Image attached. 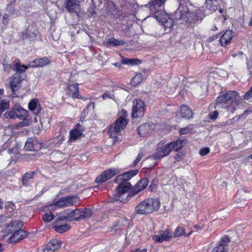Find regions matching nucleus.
Masks as SVG:
<instances>
[{
	"mask_svg": "<svg viewBox=\"0 0 252 252\" xmlns=\"http://www.w3.org/2000/svg\"><path fill=\"white\" fill-rule=\"evenodd\" d=\"M158 181L157 179H153L150 185V189L151 191H153L157 187Z\"/></svg>",
	"mask_w": 252,
	"mask_h": 252,
	"instance_id": "50",
	"label": "nucleus"
},
{
	"mask_svg": "<svg viewBox=\"0 0 252 252\" xmlns=\"http://www.w3.org/2000/svg\"><path fill=\"white\" fill-rule=\"evenodd\" d=\"M62 245L61 241L53 239L47 244L46 247L42 250V251L43 252H55L61 247Z\"/></svg>",
	"mask_w": 252,
	"mask_h": 252,
	"instance_id": "16",
	"label": "nucleus"
},
{
	"mask_svg": "<svg viewBox=\"0 0 252 252\" xmlns=\"http://www.w3.org/2000/svg\"><path fill=\"white\" fill-rule=\"evenodd\" d=\"M73 215L74 218V221H79L81 220V209H76L73 210Z\"/></svg>",
	"mask_w": 252,
	"mask_h": 252,
	"instance_id": "48",
	"label": "nucleus"
},
{
	"mask_svg": "<svg viewBox=\"0 0 252 252\" xmlns=\"http://www.w3.org/2000/svg\"><path fill=\"white\" fill-rule=\"evenodd\" d=\"M22 80L21 75L18 73H15L10 78V88L13 93L21 88Z\"/></svg>",
	"mask_w": 252,
	"mask_h": 252,
	"instance_id": "19",
	"label": "nucleus"
},
{
	"mask_svg": "<svg viewBox=\"0 0 252 252\" xmlns=\"http://www.w3.org/2000/svg\"><path fill=\"white\" fill-rule=\"evenodd\" d=\"M252 97V86L250 88V90L244 95L245 99H249Z\"/></svg>",
	"mask_w": 252,
	"mask_h": 252,
	"instance_id": "54",
	"label": "nucleus"
},
{
	"mask_svg": "<svg viewBox=\"0 0 252 252\" xmlns=\"http://www.w3.org/2000/svg\"><path fill=\"white\" fill-rule=\"evenodd\" d=\"M67 88L72 94V97L73 98L83 99V96L79 94V88L78 84H67Z\"/></svg>",
	"mask_w": 252,
	"mask_h": 252,
	"instance_id": "29",
	"label": "nucleus"
},
{
	"mask_svg": "<svg viewBox=\"0 0 252 252\" xmlns=\"http://www.w3.org/2000/svg\"><path fill=\"white\" fill-rule=\"evenodd\" d=\"M41 144L39 142L35 137L29 138L25 145L24 149L26 151H36L41 149Z\"/></svg>",
	"mask_w": 252,
	"mask_h": 252,
	"instance_id": "10",
	"label": "nucleus"
},
{
	"mask_svg": "<svg viewBox=\"0 0 252 252\" xmlns=\"http://www.w3.org/2000/svg\"><path fill=\"white\" fill-rule=\"evenodd\" d=\"M35 172H29L25 173L22 178V184L24 186H27L29 185V180L33 178Z\"/></svg>",
	"mask_w": 252,
	"mask_h": 252,
	"instance_id": "37",
	"label": "nucleus"
},
{
	"mask_svg": "<svg viewBox=\"0 0 252 252\" xmlns=\"http://www.w3.org/2000/svg\"><path fill=\"white\" fill-rule=\"evenodd\" d=\"M155 128L153 124L145 123L140 125L138 128V132L141 136H146Z\"/></svg>",
	"mask_w": 252,
	"mask_h": 252,
	"instance_id": "24",
	"label": "nucleus"
},
{
	"mask_svg": "<svg viewBox=\"0 0 252 252\" xmlns=\"http://www.w3.org/2000/svg\"><path fill=\"white\" fill-rule=\"evenodd\" d=\"M140 161V160H139V159L136 158V159L134 161V162L133 163V166H136L139 163V162Z\"/></svg>",
	"mask_w": 252,
	"mask_h": 252,
	"instance_id": "62",
	"label": "nucleus"
},
{
	"mask_svg": "<svg viewBox=\"0 0 252 252\" xmlns=\"http://www.w3.org/2000/svg\"><path fill=\"white\" fill-rule=\"evenodd\" d=\"M15 105L10 111L6 112L4 114L6 119H15L16 118V111L15 110Z\"/></svg>",
	"mask_w": 252,
	"mask_h": 252,
	"instance_id": "41",
	"label": "nucleus"
},
{
	"mask_svg": "<svg viewBox=\"0 0 252 252\" xmlns=\"http://www.w3.org/2000/svg\"><path fill=\"white\" fill-rule=\"evenodd\" d=\"M50 63V60L48 58L43 57L30 62L29 66L30 67H42L48 65Z\"/></svg>",
	"mask_w": 252,
	"mask_h": 252,
	"instance_id": "23",
	"label": "nucleus"
},
{
	"mask_svg": "<svg viewBox=\"0 0 252 252\" xmlns=\"http://www.w3.org/2000/svg\"><path fill=\"white\" fill-rule=\"evenodd\" d=\"M50 158L54 163H59L64 158V155L59 152L55 151L51 153Z\"/></svg>",
	"mask_w": 252,
	"mask_h": 252,
	"instance_id": "32",
	"label": "nucleus"
},
{
	"mask_svg": "<svg viewBox=\"0 0 252 252\" xmlns=\"http://www.w3.org/2000/svg\"><path fill=\"white\" fill-rule=\"evenodd\" d=\"M143 153H140L138 155L136 158L139 159V160H140L143 157Z\"/></svg>",
	"mask_w": 252,
	"mask_h": 252,
	"instance_id": "61",
	"label": "nucleus"
},
{
	"mask_svg": "<svg viewBox=\"0 0 252 252\" xmlns=\"http://www.w3.org/2000/svg\"><path fill=\"white\" fill-rule=\"evenodd\" d=\"M233 36L234 33L232 31H226L220 38V45L222 46H226L228 45L230 43Z\"/></svg>",
	"mask_w": 252,
	"mask_h": 252,
	"instance_id": "25",
	"label": "nucleus"
},
{
	"mask_svg": "<svg viewBox=\"0 0 252 252\" xmlns=\"http://www.w3.org/2000/svg\"><path fill=\"white\" fill-rule=\"evenodd\" d=\"M37 31L34 26L31 25L22 33L23 39H28L30 41H34L36 39Z\"/></svg>",
	"mask_w": 252,
	"mask_h": 252,
	"instance_id": "17",
	"label": "nucleus"
},
{
	"mask_svg": "<svg viewBox=\"0 0 252 252\" xmlns=\"http://www.w3.org/2000/svg\"><path fill=\"white\" fill-rule=\"evenodd\" d=\"M249 112H251V111H250L248 110H246V111H245L244 113L242 114V115L246 116L248 115Z\"/></svg>",
	"mask_w": 252,
	"mask_h": 252,
	"instance_id": "63",
	"label": "nucleus"
},
{
	"mask_svg": "<svg viewBox=\"0 0 252 252\" xmlns=\"http://www.w3.org/2000/svg\"><path fill=\"white\" fill-rule=\"evenodd\" d=\"M247 68L249 70L250 74L252 75V60H249L247 61Z\"/></svg>",
	"mask_w": 252,
	"mask_h": 252,
	"instance_id": "56",
	"label": "nucleus"
},
{
	"mask_svg": "<svg viewBox=\"0 0 252 252\" xmlns=\"http://www.w3.org/2000/svg\"><path fill=\"white\" fill-rule=\"evenodd\" d=\"M219 115V113L217 111H213L210 113L209 115V118L212 120H216Z\"/></svg>",
	"mask_w": 252,
	"mask_h": 252,
	"instance_id": "52",
	"label": "nucleus"
},
{
	"mask_svg": "<svg viewBox=\"0 0 252 252\" xmlns=\"http://www.w3.org/2000/svg\"><path fill=\"white\" fill-rule=\"evenodd\" d=\"M222 2V0H206V8L208 9L211 13L214 12L218 9L219 10V12L221 13L223 11L220 7V4Z\"/></svg>",
	"mask_w": 252,
	"mask_h": 252,
	"instance_id": "14",
	"label": "nucleus"
},
{
	"mask_svg": "<svg viewBox=\"0 0 252 252\" xmlns=\"http://www.w3.org/2000/svg\"><path fill=\"white\" fill-rule=\"evenodd\" d=\"M148 180L146 178L141 179L133 187L132 190L127 195V197H132L136 195L138 192L144 189L148 184Z\"/></svg>",
	"mask_w": 252,
	"mask_h": 252,
	"instance_id": "9",
	"label": "nucleus"
},
{
	"mask_svg": "<svg viewBox=\"0 0 252 252\" xmlns=\"http://www.w3.org/2000/svg\"><path fill=\"white\" fill-rule=\"evenodd\" d=\"M121 62L123 64L134 65L138 64L139 63H140L141 62L140 60L136 58L130 59L124 57L123 58Z\"/></svg>",
	"mask_w": 252,
	"mask_h": 252,
	"instance_id": "36",
	"label": "nucleus"
},
{
	"mask_svg": "<svg viewBox=\"0 0 252 252\" xmlns=\"http://www.w3.org/2000/svg\"><path fill=\"white\" fill-rule=\"evenodd\" d=\"M71 226L68 224H64L63 225L55 226V230L58 233H62L68 230Z\"/></svg>",
	"mask_w": 252,
	"mask_h": 252,
	"instance_id": "39",
	"label": "nucleus"
},
{
	"mask_svg": "<svg viewBox=\"0 0 252 252\" xmlns=\"http://www.w3.org/2000/svg\"><path fill=\"white\" fill-rule=\"evenodd\" d=\"M219 36H220V34H219L213 35L212 36L210 37L209 38H208V42H212V41L216 40V39L218 38L219 37Z\"/></svg>",
	"mask_w": 252,
	"mask_h": 252,
	"instance_id": "57",
	"label": "nucleus"
},
{
	"mask_svg": "<svg viewBox=\"0 0 252 252\" xmlns=\"http://www.w3.org/2000/svg\"><path fill=\"white\" fill-rule=\"evenodd\" d=\"M92 211L90 209L85 208L83 210H81V220H85L87 218H89L92 216Z\"/></svg>",
	"mask_w": 252,
	"mask_h": 252,
	"instance_id": "40",
	"label": "nucleus"
},
{
	"mask_svg": "<svg viewBox=\"0 0 252 252\" xmlns=\"http://www.w3.org/2000/svg\"><path fill=\"white\" fill-rule=\"evenodd\" d=\"M179 2V7L175 13V18L177 20H183L187 21V15L188 14L189 10L188 7V5H190L189 0H177Z\"/></svg>",
	"mask_w": 252,
	"mask_h": 252,
	"instance_id": "4",
	"label": "nucleus"
},
{
	"mask_svg": "<svg viewBox=\"0 0 252 252\" xmlns=\"http://www.w3.org/2000/svg\"><path fill=\"white\" fill-rule=\"evenodd\" d=\"M107 43L109 44L112 45L113 46H117L119 45H123L125 42L124 40H119L112 37L108 39Z\"/></svg>",
	"mask_w": 252,
	"mask_h": 252,
	"instance_id": "42",
	"label": "nucleus"
},
{
	"mask_svg": "<svg viewBox=\"0 0 252 252\" xmlns=\"http://www.w3.org/2000/svg\"><path fill=\"white\" fill-rule=\"evenodd\" d=\"M180 114L182 118L187 119H189L192 117L193 113L190 109L185 105H183L181 106Z\"/></svg>",
	"mask_w": 252,
	"mask_h": 252,
	"instance_id": "28",
	"label": "nucleus"
},
{
	"mask_svg": "<svg viewBox=\"0 0 252 252\" xmlns=\"http://www.w3.org/2000/svg\"><path fill=\"white\" fill-rule=\"evenodd\" d=\"M127 123V120L125 117L120 116L117 119L114 126L110 127L109 131L112 130V132L114 131L116 133L120 132L126 127Z\"/></svg>",
	"mask_w": 252,
	"mask_h": 252,
	"instance_id": "11",
	"label": "nucleus"
},
{
	"mask_svg": "<svg viewBox=\"0 0 252 252\" xmlns=\"http://www.w3.org/2000/svg\"><path fill=\"white\" fill-rule=\"evenodd\" d=\"M131 188V185L128 182H122L117 187V196H115L116 200L125 202L124 200H121V196L127 192Z\"/></svg>",
	"mask_w": 252,
	"mask_h": 252,
	"instance_id": "13",
	"label": "nucleus"
},
{
	"mask_svg": "<svg viewBox=\"0 0 252 252\" xmlns=\"http://www.w3.org/2000/svg\"><path fill=\"white\" fill-rule=\"evenodd\" d=\"M210 152V149L209 148L206 147L204 148H202L199 151V154L201 156H204L207 155Z\"/></svg>",
	"mask_w": 252,
	"mask_h": 252,
	"instance_id": "51",
	"label": "nucleus"
},
{
	"mask_svg": "<svg viewBox=\"0 0 252 252\" xmlns=\"http://www.w3.org/2000/svg\"><path fill=\"white\" fill-rule=\"evenodd\" d=\"M131 252H147V249H143L141 250L139 248L136 249L135 251H132Z\"/></svg>",
	"mask_w": 252,
	"mask_h": 252,
	"instance_id": "58",
	"label": "nucleus"
},
{
	"mask_svg": "<svg viewBox=\"0 0 252 252\" xmlns=\"http://www.w3.org/2000/svg\"><path fill=\"white\" fill-rule=\"evenodd\" d=\"M185 234V229L181 226H178L174 231V237H180Z\"/></svg>",
	"mask_w": 252,
	"mask_h": 252,
	"instance_id": "43",
	"label": "nucleus"
},
{
	"mask_svg": "<svg viewBox=\"0 0 252 252\" xmlns=\"http://www.w3.org/2000/svg\"><path fill=\"white\" fill-rule=\"evenodd\" d=\"M79 0H66L65 8L70 13H78L80 11Z\"/></svg>",
	"mask_w": 252,
	"mask_h": 252,
	"instance_id": "18",
	"label": "nucleus"
},
{
	"mask_svg": "<svg viewBox=\"0 0 252 252\" xmlns=\"http://www.w3.org/2000/svg\"><path fill=\"white\" fill-rule=\"evenodd\" d=\"M79 201V198L77 196H66L58 201H54L52 205L58 208L69 207L76 205Z\"/></svg>",
	"mask_w": 252,
	"mask_h": 252,
	"instance_id": "5",
	"label": "nucleus"
},
{
	"mask_svg": "<svg viewBox=\"0 0 252 252\" xmlns=\"http://www.w3.org/2000/svg\"><path fill=\"white\" fill-rule=\"evenodd\" d=\"M193 127L192 126L189 125L186 127L181 128L180 133L181 135H184L190 132L192 130Z\"/></svg>",
	"mask_w": 252,
	"mask_h": 252,
	"instance_id": "47",
	"label": "nucleus"
},
{
	"mask_svg": "<svg viewBox=\"0 0 252 252\" xmlns=\"http://www.w3.org/2000/svg\"><path fill=\"white\" fill-rule=\"evenodd\" d=\"M184 157V154L182 152H179V153H178L175 157V159L177 161H180L181 159H183Z\"/></svg>",
	"mask_w": 252,
	"mask_h": 252,
	"instance_id": "55",
	"label": "nucleus"
},
{
	"mask_svg": "<svg viewBox=\"0 0 252 252\" xmlns=\"http://www.w3.org/2000/svg\"><path fill=\"white\" fill-rule=\"evenodd\" d=\"M231 242V238L228 235L221 238L220 241L214 248L212 252H227L228 244Z\"/></svg>",
	"mask_w": 252,
	"mask_h": 252,
	"instance_id": "8",
	"label": "nucleus"
},
{
	"mask_svg": "<svg viewBox=\"0 0 252 252\" xmlns=\"http://www.w3.org/2000/svg\"><path fill=\"white\" fill-rule=\"evenodd\" d=\"M172 237V232L167 228L164 231L159 232L158 235H155L153 236V239L156 242L161 243L163 241H168Z\"/></svg>",
	"mask_w": 252,
	"mask_h": 252,
	"instance_id": "12",
	"label": "nucleus"
},
{
	"mask_svg": "<svg viewBox=\"0 0 252 252\" xmlns=\"http://www.w3.org/2000/svg\"><path fill=\"white\" fill-rule=\"evenodd\" d=\"M120 170L118 168L107 169L98 176L96 178L95 181L96 183H102L120 173Z\"/></svg>",
	"mask_w": 252,
	"mask_h": 252,
	"instance_id": "6",
	"label": "nucleus"
},
{
	"mask_svg": "<svg viewBox=\"0 0 252 252\" xmlns=\"http://www.w3.org/2000/svg\"><path fill=\"white\" fill-rule=\"evenodd\" d=\"M28 233L21 229L17 230L15 233L8 238L7 242L8 243H16L26 237Z\"/></svg>",
	"mask_w": 252,
	"mask_h": 252,
	"instance_id": "20",
	"label": "nucleus"
},
{
	"mask_svg": "<svg viewBox=\"0 0 252 252\" xmlns=\"http://www.w3.org/2000/svg\"><path fill=\"white\" fill-rule=\"evenodd\" d=\"M82 135L81 130L77 129H73L69 132V140H75L79 138Z\"/></svg>",
	"mask_w": 252,
	"mask_h": 252,
	"instance_id": "33",
	"label": "nucleus"
},
{
	"mask_svg": "<svg viewBox=\"0 0 252 252\" xmlns=\"http://www.w3.org/2000/svg\"><path fill=\"white\" fill-rule=\"evenodd\" d=\"M114 94L113 93H111L108 91L105 92L103 95L102 98L104 100L106 99L107 98H111V99H114Z\"/></svg>",
	"mask_w": 252,
	"mask_h": 252,
	"instance_id": "49",
	"label": "nucleus"
},
{
	"mask_svg": "<svg viewBox=\"0 0 252 252\" xmlns=\"http://www.w3.org/2000/svg\"><path fill=\"white\" fill-rule=\"evenodd\" d=\"M54 218V215L50 212L49 213H45L42 217V220L44 221L50 222L52 221Z\"/></svg>",
	"mask_w": 252,
	"mask_h": 252,
	"instance_id": "45",
	"label": "nucleus"
},
{
	"mask_svg": "<svg viewBox=\"0 0 252 252\" xmlns=\"http://www.w3.org/2000/svg\"><path fill=\"white\" fill-rule=\"evenodd\" d=\"M162 25L165 28V30L169 29H170L173 25V23L172 20L168 17L167 18V20L166 21H164L162 23H161Z\"/></svg>",
	"mask_w": 252,
	"mask_h": 252,
	"instance_id": "44",
	"label": "nucleus"
},
{
	"mask_svg": "<svg viewBox=\"0 0 252 252\" xmlns=\"http://www.w3.org/2000/svg\"><path fill=\"white\" fill-rule=\"evenodd\" d=\"M171 152V149L168 144L161 147H158L154 154V157L156 159H160L165 156H168Z\"/></svg>",
	"mask_w": 252,
	"mask_h": 252,
	"instance_id": "21",
	"label": "nucleus"
},
{
	"mask_svg": "<svg viewBox=\"0 0 252 252\" xmlns=\"http://www.w3.org/2000/svg\"><path fill=\"white\" fill-rule=\"evenodd\" d=\"M128 224V220L126 218H122L119 219L118 221L115 222L113 226V227H126Z\"/></svg>",
	"mask_w": 252,
	"mask_h": 252,
	"instance_id": "38",
	"label": "nucleus"
},
{
	"mask_svg": "<svg viewBox=\"0 0 252 252\" xmlns=\"http://www.w3.org/2000/svg\"><path fill=\"white\" fill-rule=\"evenodd\" d=\"M15 110L16 111V118L20 120H25L27 118V111L24 109L19 105H15Z\"/></svg>",
	"mask_w": 252,
	"mask_h": 252,
	"instance_id": "30",
	"label": "nucleus"
},
{
	"mask_svg": "<svg viewBox=\"0 0 252 252\" xmlns=\"http://www.w3.org/2000/svg\"><path fill=\"white\" fill-rule=\"evenodd\" d=\"M9 17L10 16L8 14L5 13L2 18V23L4 25L7 24L9 20Z\"/></svg>",
	"mask_w": 252,
	"mask_h": 252,
	"instance_id": "53",
	"label": "nucleus"
},
{
	"mask_svg": "<svg viewBox=\"0 0 252 252\" xmlns=\"http://www.w3.org/2000/svg\"><path fill=\"white\" fill-rule=\"evenodd\" d=\"M183 142L184 140H178L177 141H172L167 144L169 145V148L171 149V152L172 151H178L183 148Z\"/></svg>",
	"mask_w": 252,
	"mask_h": 252,
	"instance_id": "31",
	"label": "nucleus"
},
{
	"mask_svg": "<svg viewBox=\"0 0 252 252\" xmlns=\"http://www.w3.org/2000/svg\"><path fill=\"white\" fill-rule=\"evenodd\" d=\"M160 202L157 199L149 198L139 203L135 207L132 215L135 217L136 215H147L158 210Z\"/></svg>",
	"mask_w": 252,
	"mask_h": 252,
	"instance_id": "2",
	"label": "nucleus"
},
{
	"mask_svg": "<svg viewBox=\"0 0 252 252\" xmlns=\"http://www.w3.org/2000/svg\"><path fill=\"white\" fill-rule=\"evenodd\" d=\"M144 103L140 99L134 100L133 102L132 117L140 118L142 117L145 112Z\"/></svg>",
	"mask_w": 252,
	"mask_h": 252,
	"instance_id": "7",
	"label": "nucleus"
},
{
	"mask_svg": "<svg viewBox=\"0 0 252 252\" xmlns=\"http://www.w3.org/2000/svg\"><path fill=\"white\" fill-rule=\"evenodd\" d=\"M143 80V77L142 74L137 73L133 77L130 81V84L132 86L136 87Z\"/></svg>",
	"mask_w": 252,
	"mask_h": 252,
	"instance_id": "34",
	"label": "nucleus"
},
{
	"mask_svg": "<svg viewBox=\"0 0 252 252\" xmlns=\"http://www.w3.org/2000/svg\"><path fill=\"white\" fill-rule=\"evenodd\" d=\"M27 68V67L24 65L21 64L19 61H18L17 62H15V64L13 69L16 72V73H18L20 75V74L24 72Z\"/></svg>",
	"mask_w": 252,
	"mask_h": 252,
	"instance_id": "35",
	"label": "nucleus"
},
{
	"mask_svg": "<svg viewBox=\"0 0 252 252\" xmlns=\"http://www.w3.org/2000/svg\"><path fill=\"white\" fill-rule=\"evenodd\" d=\"M138 170H133L125 173H124L121 175H118L115 179V182L117 183H119L122 182H127L130 180L132 177L136 175L138 173Z\"/></svg>",
	"mask_w": 252,
	"mask_h": 252,
	"instance_id": "22",
	"label": "nucleus"
},
{
	"mask_svg": "<svg viewBox=\"0 0 252 252\" xmlns=\"http://www.w3.org/2000/svg\"><path fill=\"white\" fill-rule=\"evenodd\" d=\"M92 106L93 108L94 107V103H89L86 108H85L84 109V112L85 111L86 109H88L89 107Z\"/></svg>",
	"mask_w": 252,
	"mask_h": 252,
	"instance_id": "60",
	"label": "nucleus"
},
{
	"mask_svg": "<svg viewBox=\"0 0 252 252\" xmlns=\"http://www.w3.org/2000/svg\"><path fill=\"white\" fill-rule=\"evenodd\" d=\"M73 213V210H69L68 209L62 212L60 214V216L57 219L56 221L58 222L63 220L67 221H74Z\"/></svg>",
	"mask_w": 252,
	"mask_h": 252,
	"instance_id": "26",
	"label": "nucleus"
},
{
	"mask_svg": "<svg viewBox=\"0 0 252 252\" xmlns=\"http://www.w3.org/2000/svg\"><path fill=\"white\" fill-rule=\"evenodd\" d=\"M28 107L29 110L32 111L36 115L40 112L41 109L39 101L37 98L31 100L28 104Z\"/></svg>",
	"mask_w": 252,
	"mask_h": 252,
	"instance_id": "27",
	"label": "nucleus"
},
{
	"mask_svg": "<svg viewBox=\"0 0 252 252\" xmlns=\"http://www.w3.org/2000/svg\"><path fill=\"white\" fill-rule=\"evenodd\" d=\"M166 0H151L148 4L144 7L149 9L151 12V15H153L156 19L160 23H162L167 20L168 15L162 9H164V5Z\"/></svg>",
	"mask_w": 252,
	"mask_h": 252,
	"instance_id": "3",
	"label": "nucleus"
},
{
	"mask_svg": "<svg viewBox=\"0 0 252 252\" xmlns=\"http://www.w3.org/2000/svg\"><path fill=\"white\" fill-rule=\"evenodd\" d=\"M194 228H195V229H197V230H201L203 229L204 226L203 225H194L193 226Z\"/></svg>",
	"mask_w": 252,
	"mask_h": 252,
	"instance_id": "59",
	"label": "nucleus"
},
{
	"mask_svg": "<svg viewBox=\"0 0 252 252\" xmlns=\"http://www.w3.org/2000/svg\"><path fill=\"white\" fill-rule=\"evenodd\" d=\"M211 30L213 31H217V30H218V28L216 26L214 25L212 27V28L211 29Z\"/></svg>",
	"mask_w": 252,
	"mask_h": 252,
	"instance_id": "64",
	"label": "nucleus"
},
{
	"mask_svg": "<svg viewBox=\"0 0 252 252\" xmlns=\"http://www.w3.org/2000/svg\"><path fill=\"white\" fill-rule=\"evenodd\" d=\"M238 94L235 91H229L223 95H220L216 98V107L221 105L227 109L229 112L233 113L239 104Z\"/></svg>",
	"mask_w": 252,
	"mask_h": 252,
	"instance_id": "1",
	"label": "nucleus"
},
{
	"mask_svg": "<svg viewBox=\"0 0 252 252\" xmlns=\"http://www.w3.org/2000/svg\"><path fill=\"white\" fill-rule=\"evenodd\" d=\"M24 223L22 221L15 220L11 221L5 227V232L8 234H13L17 230L22 228Z\"/></svg>",
	"mask_w": 252,
	"mask_h": 252,
	"instance_id": "15",
	"label": "nucleus"
},
{
	"mask_svg": "<svg viewBox=\"0 0 252 252\" xmlns=\"http://www.w3.org/2000/svg\"><path fill=\"white\" fill-rule=\"evenodd\" d=\"M16 1V0H12L11 1L10 3L8 4L7 6L6 10L8 11V13L10 15H13L15 13L16 9L14 7H12L11 5L14 3Z\"/></svg>",
	"mask_w": 252,
	"mask_h": 252,
	"instance_id": "46",
	"label": "nucleus"
}]
</instances>
